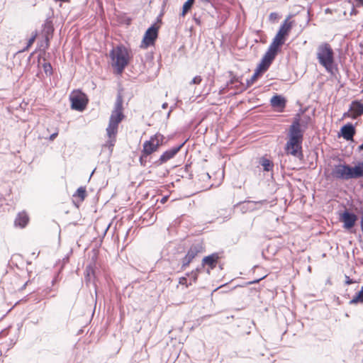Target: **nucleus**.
Instances as JSON below:
<instances>
[{"label":"nucleus","instance_id":"nucleus-11","mask_svg":"<svg viewBox=\"0 0 363 363\" xmlns=\"http://www.w3.org/2000/svg\"><path fill=\"white\" fill-rule=\"evenodd\" d=\"M271 64L264 61L263 59L261 60L260 62L258 64L255 73L251 77L250 79H247L245 86L249 87L254 84V82L257 80V77L262 75L270 67Z\"/></svg>","mask_w":363,"mask_h":363},{"label":"nucleus","instance_id":"nucleus-17","mask_svg":"<svg viewBox=\"0 0 363 363\" xmlns=\"http://www.w3.org/2000/svg\"><path fill=\"white\" fill-rule=\"evenodd\" d=\"M271 106L282 111L286 105V99L284 96L279 94L274 95L270 99Z\"/></svg>","mask_w":363,"mask_h":363},{"label":"nucleus","instance_id":"nucleus-41","mask_svg":"<svg viewBox=\"0 0 363 363\" xmlns=\"http://www.w3.org/2000/svg\"><path fill=\"white\" fill-rule=\"evenodd\" d=\"M228 89H230V88H227L226 85H225L224 87L220 89V90L218 91V94L223 95V94H225L227 90H228Z\"/></svg>","mask_w":363,"mask_h":363},{"label":"nucleus","instance_id":"nucleus-37","mask_svg":"<svg viewBox=\"0 0 363 363\" xmlns=\"http://www.w3.org/2000/svg\"><path fill=\"white\" fill-rule=\"evenodd\" d=\"M35 38H36V34L33 35V36H31L29 40H28V43H27V45L26 47L23 49V51L28 49V48H30L33 44V43L35 42Z\"/></svg>","mask_w":363,"mask_h":363},{"label":"nucleus","instance_id":"nucleus-39","mask_svg":"<svg viewBox=\"0 0 363 363\" xmlns=\"http://www.w3.org/2000/svg\"><path fill=\"white\" fill-rule=\"evenodd\" d=\"M345 284L346 285H350L352 284L356 283L357 281L352 279H350L349 276L345 275Z\"/></svg>","mask_w":363,"mask_h":363},{"label":"nucleus","instance_id":"nucleus-36","mask_svg":"<svg viewBox=\"0 0 363 363\" xmlns=\"http://www.w3.org/2000/svg\"><path fill=\"white\" fill-rule=\"evenodd\" d=\"M202 82V77L200 75L194 77L190 82V84H200Z\"/></svg>","mask_w":363,"mask_h":363},{"label":"nucleus","instance_id":"nucleus-49","mask_svg":"<svg viewBox=\"0 0 363 363\" xmlns=\"http://www.w3.org/2000/svg\"><path fill=\"white\" fill-rule=\"evenodd\" d=\"M57 281V277H55L52 280V286H54Z\"/></svg>","mask_w":363,"mask_h":363},{"label":"nucleus","instance_id":"nucleus-8","mask_svg":"<svg viewBox=\"0 0 363 363\" xmlns=\"http://www.w3.org/2000/svg\"><path fill=\"white\" fill-rule=\"evenodd\" d=\"M185 143L186 141L164 152L158 160L152 162V165L154 167L161 166L174 157L175 155L181 150Z\"/></svg>","mask_w":363,"mask_h":363},{"label":"nucleus","instance_id":"nucleus-52","mask_svg":"<svg viewBox=\"0 0 363 363\" xmlns=\"http://www.w3.org/2000/svg\"><path fill=\"white\" fill-rule=\"evenodd\" d=\"M199 1L202 3H209L211 1L210 0H199Z\"/></svg>","mask_w":363,"mask_h":363},{"label":"nucleus","instance_id":"nucleus-55","mask_svg":"<svg viewBox=\"0 0 363 363\" xmlns=\"http://www.w3.org/2000/svg\"><path fill=\"white\" fill-rule=\"evenodd\" d=\"M55 1H67L68 0H55Z\"/></svg>","mask_w":363,"mask_h":363},{"label":"nucleus","instance_id":"nucleus-24","mask_svg":"<svg viewBox=\"0 0 363 363\" xmlns=\"http://www.w3.org/2000/svg\"><path fill=\"white\" fill-rule=\"evenodd\" d=\"M123 96L122 94L118 92L116 96V100L114 105V109L112 111L113 113H123Z\"/></svg>","mask_w":363,"mask_h":363},{"label":"nucleus","instance_id":"nucleus-26","mask_svg":"<svg viewBox=\"0 0 363 363\" xmlns=\"http://www.w3.org/2000/svg\"><path fill=\"white\" fill-rule=\"evenodd\" d=\"M124 117L125 116L123 113L111 112L109 121L111 123L113 122L114 123L119 125V123L123 121Z\"/></svg>","mask_w":363,"mask_h":363},{"label":"nucleus","instance_id":"nucleus-57","mask_svg":"<svg viewBox=\"0 0 363 363\" xmlns=\"http://www.w3.org/2000/svg\"><path fill=\"white\" fill-rule=\"evenodd\" d=\"M325 11L329 12V9H327Z\"/></svg>","mask_w":363,"mask_h":363},{"label":"nucleus","instance_id":"nucleus-34","mask_svg":"<svg viewBox=\"0 0 363 363\" xmlns=\"http://www.w3.org/2000/svg\"><path fill=\"white\" fill-rule=\"evenodd\" d=\"M85 272H86V281H90V279L88 277L90 276V274H94V268L91 266V265H88L86 267V270H85Z\"/></svg>","mask_w":363,"mask_h":363},{"label":"nucleus","instance_id":"nucleus-48","mask_svg":"<svg viewBox=\"0 0 363 363\" xmlns=\"http://www.w3.org/2000/svg\"><path fill=\"white\" fill-rule=\"evenodd\" d=\"M167 106H168V104H167V102L163 103V104H162V108L163 109L167 108Z\"/></svg>","mask_w":363,"mask_h":363},{"label":"nucleus","instance_id":"nucleus-51","mask_svg":"<svg viewBox=\"0 0 363 363\" xmlns=\"http://www.w3.org/2000/svg\"><path fill=\"white\" fill-rule=\"evenodd\" d=\"M167 198H168L167 196H164V197L162 199L161 202L164 203V202H166V201L167 200Z\"/></svg>","mask_w":363,"mask_h":363},{"label":"nucleus","instance_id":"nucleus-30","mask_svg":"<svg viewBox=\"0 0 363 363\" xmlns=\"http://www.w3.org/2000/svg\"><path fill=\"white\" fill-rule=\"evenodd\" d=\"M53 31H54V28H53V26H52L51 22H46L44 24L45 34L52 35Z\"/></svg>","mask_w":363,"mask_h":363},{"label":"nucleus","instance_id":"nucleus-10","mask_svg":"<svg viewBox=\"0 0 363 363\" xmlns=\"http://www.w3.org/2000/svg\"><path fill=\"white\" fill-rule=\"evenodd\" d=\"M339 219L343 223V228L345 229L350 230L354 226L358 218L356 214L345 208V210L340 214Z\"/></svg>","mask_w":363,"mask_h":363},{"label":"nucleus","instance_id":"nucleus-13","mask_svg":"<svg viewBox=\"0 0 363 363\" xmlns=\"http://www.w3.org/2000/svg\"><path fill=\"white\" fill-rule=\"evenodd\" d=\"M219 255L216 252L212 253L211 255H209L208 256H206L202 259V267H205L207 266L206 268V273L210 274L211 270L213 269L219 260Z\"/></svg>","mask_w":363,"mask_h":363},{"label":"nucleus","instance_id":"nucleus-31","mask_svg":"<svg viewBox=\"0 0 363 363\" xmlns=\"http://www.w3.org/2000/svg\"><path fill=\"white\" fill-rule=\"evenodd\" d=\"M116 141V138H108V140L106 141V143L104 144V147H107L108 150H110V152H112L113 147L115 145Z\"/></svg>","mask_w":363,"mask_h":363},{"label":"nucleus","instance_id":"nucleus-7","mask_svg":"<svg viewBox=\"0 0 363 363\" xmlns=\"http://www.w3.org/2000/svg\"><path fill=\"white\" fill-rule=\"evenodd\" d=\"M160 26L156 23L151 25L145 32L141 48H147L155 45L159 34Z\"/></svg>","mask_w":363,"mask_h":363},{"label":"nucleus","instance_id":"nucleus-32","mask_svg":"<svg viewBox=\"0 0 363 363\" xmlns=\"http://www.w3.org/2000/svg\"><path fill=\"white\" fill-rule=\"evenodd\" d=\"M192 262V259L187 255H186L183 258H182V267H181V269H186V267L187 266H189V264Z\"/></svg>","mask_w":363,"mask_h":363},{"label":"nucleus","instance_id":"nucleus-56","mask_svg":"<svg viewBox=\"0 0 363 363\" xmlns=\"http://www.w3.org/2000/svg\"><path fill=\"white\" fill-rule=\"evenodd\" d=\"M196 23H200V21H199V20H196Z\"/></svg>","mask_w":363,"mask_h":363},{"label":"nucleus","instance_id":"nucleus-43","mask_svg":"<svg viewBox=\"0 0 363 363\" xmlns=\"http://www.w3.org/2000/svg\"><path fill=\"white\" fill-rule=\"evenodd\" d=\"M57 136V133H54L50 135V140H53L54 139L56 138Z\"/></svg>","mask_w":363,"mask_h":363},{"label":"nucleus","instance_id":"nucleus-9","mask_svg":"<svg viewBox=\"0 0 363 363\" xmlns=\"http://www.w3.org/2000/svg\"><path fill=\"white\" fill-rule=\"evenodd\" d=\"M332 175L337 179H351L350 165L347 164H338L335 165L332 171Z\"/></svg>","mask_w":363,"mask_h":363},{"label":"nucleus","instance_id":"nucleus-6","mask_svg":"<svg viewBox=\"0 0 363 363\" xmlns=\"http://www.w3.org/2000/svg\"><path fill=\"white\" fill-rule=\"evenodd\" d=\"M164 136L160 133H157L152 136L149 140L144 142L143 145L142 152L144 155L150 156L153 152H156L160 146L163 143Z\"/></svg>","mask_w":363,"mask_h":363},{"label":"nucleus","instance_id":"nucleus-3","mask_svg":"<svg viewBox=\"0 0 363 363\" xmlns=\"http://www.w3.org/2000/svg\"><path fill=\"white\" fill-rule=\"evenodd\" d=\"M112 66L116 69L118 74H121L129 63L128 50L123 45H118L110 52Z\"/></svg>","mask_w":363,"mask_h":363},{"label":"nucleus","instance_id":"nucleus-44","mask_svg":"<svg viewBox=\"0 0 363 363\" xmlns=\"http://www.w3.org/2000/svg\"><path fill=\"white\" fill-rule=\"evenodd\" d=\"M265 277H263L260 279H255V280H253L252 281L250 282V284H256V283H258L260 280H262V279H264Z\"/></svg>","mask_w":363,"mask_h":363},{"label":"nucleus","instance_id":"nucleus-25","mask_svg":"<svg viewBox=\"0 0 363 363\" xmlns=\"http://www.w3.org/2000/svg\"><path fill=\"white\" fill-rule=\"evenodd\" d=\"M363 303V286L361 287L359 291L357 292L353 298L350 301V305L362 303Z\"/></svg>","mask_w":363,"mask_h":363},{"label":"nucleus","instance_id":"nucleus-54","mask_svg":"<svg viewBox=\"0 0 363 363\" xmlns=\"http://www.w3.org/2000/svg\"><path fill=\"white\" fill-rule=\"evenodd\" d=\"M357 2L363 4V0H355Z\"/></svg>","mask_w":363,"mask_h":363},{"label":"nucleus","instance_id":"nucleus-19","mask_svg":"<svg viewBox=\"0 0 363 363\" xmlns=\"http://www.w3.org/2000/svg\"><path fill=\"white\" fill-rule=\"evenodd\" d=\"M204 247L201 242H196L191 245L186 255L193 260L199 253L203 252Z\"/></svg>","mask_w":363,"mask_h":363},{"label":"nucleus","instance_id":"nucleus-5","mask_svg":"<svg viewBox=\"0 0 363 363\" xmlns=\"http://www.w3.org/2000/svg\"><path fill=\"white\" fill-rule=\"evenodd\" d=\"M71 108L78 111H84L88 104L86 95L81 90L73 91L69 95Z\"/></svg>","mask_w":363,"mask_h":363},{"label":"nucleus","instance_id":"nucleus-2","mask_svg":"<svg viewBox=\"0 0 363 363\" xmlns=\"http://www.w3.org/2000/svg\"><path fill=\"white\" fill-rule=\"evenodd\" d=\"M317 60L328 73L334 76L337 72V66L335 62L334 51L328 43L320 44L317 48Z\"/></svg>","mask_w":363,"mask_h":363},{"label":"nucleus","instance_id":"nucleus-47","mask_svg":"<svg viewBox=\"0 0 363 363\" xmlns=\"http://www.w3.org/2000/svg\"><path fill=\"white\" fill-rule=\"evenodd\" d=\"M360 225H361V229L363 231V213H362V218H361Z\"/></svg>","mask_w":363,"mask_h":363},{"label":"nucleus","instance_id":"nucleus-35","mask_svg":"<svg viewBox=\"0 0 363 363\" xmlns=\"http://www.w3.org/2000/svg\"><path fill=\"white\" fill-rule=\"evenodd\" d=\"M186 275L190 277V282H196L198 279L197 272H196L195 271H191L190 273H187Z\"/></svg>","mask_w":363,"mask_h":363},{"label":"nucleus","instance_id":"nucleus-38","mask_svg":"<svg viewBox=\"0 0 363 363\" xmlns=\"http://www.w3.org/2000/svg\"><path fill=\"white\" fill-rule=\"evenodd\" d=\"M179 284L181 285H185L186 287H188L189 285H191V282L188 283L187 279L185 277L179 278Z\"/></svg>","mask_w":363,"mask_h":363},{"label":"nucleus","instance_id":"nucleus-50","mask_svg":"<svg viewBox=\"0 0 363 363\" xmlns=\"http://www.w3.org/2000/svg\"><path fill=\"white\" fill-rule=\"evenodd\" d=\"M363 150V143L358 147V151L361 152Z\"/></svg>","mask_w":363,"mask_h":363},{"label":"nucleus","instance_id":"nucleus-59","mask_svg":"<svg viewBox=\"0 0 363 363\" xmlns=\"http://www.w3.org/2000/svg\"><path fill=\"white\" fill-rule=\"evenodd\" d=\"M362 187H363V184H362Z\"/></svg>","mask_w":363,"mask_h":363},{"label":"nucleus","instance_id":"nucleus-20","mask_svg":"<svg viewBox=\"0 0 363 363\" xmlns=\"http://www.w3.org/2000/svg\"><path fill=\"white\" fill-rule=\"evenodd\" d=\"M29 222V217L25 211L20 212L17 214L15 220L14 225L20 228H24Z\"/></svg>","mask_w":363,"mask_h":363},{"label":"nucleus","instance_id":"nucleus-16","mask_svg":"<svg viewBox=\"0 0 363 363\" xmlns=\"http://www.w3.org/2000/svg\"><path fill=\"white\" fill-rule=\"evenodd\" d=\"M350 111L351 112V118H357L363 114V103L359 100L352 101Z\"/></svg>","mask_w":363,"mask_h":363},{"label":"nucleus","instance_id":"nucleus-12","mask_svg":"<svg viewBox=\"0 0 363 363\" xmlns=\"http://www.w3.org/2000/svg\"><path fill=\"white\" fill-rule=\"evenodd\" d=\"M356 133L355 126L352 123L343 125L337 133L338 138H342L347 141L352 140Z\"/></svg>","mask_w":363,"mask_h":363},{"label":"nucleus","instance_id":"nucleus-28","mask_svg":"<svg viewBox=\"0 0 363 363\" xmlns=\"http://www.w3.org/2000/svg\"><path fill=\"white\" fill-rule=\"evenodd\" d=\"M195 2V0H187L182 6V12L181 15L182 16H184L186 13H188L192 8Z\"/></svg>","mask_w":363,"mask_h":363},{"label":"nucleus","instance_id":"nucleus-58","mask_svg":"<svg viewBox=\"0 0 363 363\" xmlns=\"http://www.w3.org/2000/svg\"><path fill=\"white\" fill-rule=\"evenodd\" d=\"M157 21H158L159 22H161V20H160V18H157Z\"/></svg>","mask_w":363,"mask_h":363},{"label":"nucleus","instance_id":"nucleus-21","mask_svg":"<svg viewBox=\"0 0 363 363\" xmlns=\"http://www.w3.org/2000/svg\"><path fill=\"white\" fill-rule=\"evenodd\" d=\"M351 179L363 177V162H358L354 167L350 166Z\"/></svg>","mask_w":363,"mask_h":363},{"label":"nucleus","instance_id":"nucleus-14","mask_svg":"<svg viewBox=\"0 0 363 363\" xmlns=\"http://www.w3.org/2000/svg\"><path fill=\"white\" fill-rule=\"evenodd\" d=\"M230 79L227 82L226 87L230 89H235L238 92L243 91L247 89V86L244 84L238 77L234 76L232 72H229Z\"/></svg>","mask_w":363,"mask_h":363},{"label":"nucleus","instance_id":"nucleus-33","mask_svg":"<svg viewBox=\"0 0 363 363\" xmlns=\"http://www.w3.org/2000/svg\"><path fill=\"white\" fill-rule=\"evenodd\" d=\"M148 157L149 156L144 155L143 152H141V155L139 158V162L141 166L145 167L147 165V162H150Z\"/></svg>","mask_w":363,"mask_h":363},{"label":"nucleus","instance_id":"nucleus-45","mask_svg":"<svg viewBox=\"0 0 363 363\" xmlns=\"http://www.w3.org/2000/svg\"><path fill=\"white\" fill-rule=\"evenodd\" d=\"M343 117L351 118V112L350 111V110L343 114Z\"/></svg>","mask_w":363,"mask_h":363},{"label":"nucleus","instance_id":"nucleus-22","mask_svg":"<svg viewBox=\"0 0 363 363\" xmlns=\"http://www.w3.org/2000/svg\"><path fill=\"white\" fill-rule=\"evenodd\" d=\"M259 164L262 167L264 172L272 171L274 167L273 162L265 157H262L259 159Z\"/></svg>","mask_w":363,"mask_h":363},{"label":"nucleus","instance_id":"nucleus-23","mask_svg":"<svg viewBox=\"0 0 363 363\" xmlns=\"http://www.w3.org/2000/svg\"><path fill=\"white\" fill-rule=\"evenodd\" d=\"M118 125L113 122L108 121V127L106 128V134L108 138H116L118 133Z\"/></svg>","mask_w":363,"mask_h":363},{"label":"nucleus","instance_id":"nucleus-46","mask_svg":"<svg viewBox=\"0 0 363 363\" xmlns=\"http://www.w3.org/2000/svg\"><path fill=\"white\" fill-rule=\"evenodd\" d=\"M277 17V13H271L270 15H269V18H276Z\"/></svg>","mask_w":363,"mask_h":363},{"label":"nucleus","instance_id":"nucleus-1","mask_svg":"<svg viewBox=\"0 0 363 363\" xmlns=\"http://www.w3.org/2000/svg\"><path fill=\"white\" fill-rule=\"evenodd\" d=\"M311 121V117L306 115L301 120L297 114L293 120L288 132V140L285 145L284 150L287 155H292L300 160L303 159L302 143L303 135L308 124Z\"/></svg>","mask_w":363,"mask_h":363},{"label":"nucleus","instance_id":"nucleus-42","mask_svg":"<svg viewBox=\"0 0 363 363\" xmlns=\"http://www.w3.org/2000/svg\"><path fill=\"white\" fill-rule=\"evenodd\" d=\"M204 268L205 267H202V263H201V265L197 267L194 271L196 272H197V274H199V273H201L204 269Z\"/></svg>","mask_w":363,"mask_h":363},{"label":"nucleus","instance_id":"nucleus-18","mask_svg":"<svg viewBox=\"0 0 363 363\" xmlns=\"http://www.w3.org/2000/svg\"><path fill=\"white\" fill-rule=\"evenodd\" d=\"M289 17L284 21L277 33V35L283 37L286 40L287 39L293 26L292 22L289 21Z\"/></svg>","mask_w":363,"mask_h":363},{"label":"nucleus","instance_id":"nucleus-15","mask_svg":"<svg viewBox=\"0 0 363 363\" xmlns=\"http://www.w3.org/2000/svg\"><path fill=\"white\" fill-rule=\"evenodd\" d=\"M266 202L265 200L253 201H245L242 202H239L234 206V208H240V210L242 213H245L248 211H253L256 208L255 206L257 203H263Z\"/></svg>","mask_w":363,"mask_h":363},{"label":"nucleus","instance_id":"nucleus-29","mask_svg":"<svg viewBox=\"0 0 363 363\" xmlns=\"http://www.w3.org/2000/svg\"><path fill=\"white\" fill-rule=\"evenodd\" d=\"M43 71L45 73L47 76L50 77L53 72H52V67L51 66L50 62H45L43 64Z\"/></svg>","mask_w":363,"mask_h":363},{"label":"nucleus","instance_id":"nucleus-4","mask_svg":"<svg viewBox=\"0 0 363 363\" xmlns=\"http://www.w3.org/2000/svg\"><path fill=\"white\" fill-rule=\"evenodd\" d=\"M286 40L283 37L276 34L267 51L265 52L262 59L272 65L276 58V56L279 52H281V47L285 43Z\"/></svg>","mask_w":363,"mask_h":363},{"label":"nucleus","instance_id":"nucleus-53","mask_svg":"<svg viewBox=\"0 0 363 363\" xmlns=\"http://www.w3.org/2000/svg\"><path fill=\"white\" fill-rule=\"evenodd\" d=\"M172 109H173V107H171V108H170V110L169 111V112H168V113H167V116H168V117L169 116V115H170L171 112L172 111Z\"/></svg>","mask_w":363,"mask_h":363},{"label":"nucleus","instance_id":"nucleus-27","mask_svg":"<svg viewBox=\"0 0 363 363\" xmlns=\"http://www.w3.org/2000/svg\"><path fill=\"white\" fill-rule=\"evenodd\" d=\"M74 197H78L82 202L86 196V188L83 186L79 187L73 195Z\"/></svg>","mask_w":363,"mask_h":363},{"label":"nucleus","instance_id":"nucleus-40","mask_svg":"<svg viewBox=\"0 0 363 363\" xmlns=\"http://www.w3.org/2000/svg\"><path fill=\"white\" fill-rule=\"evenodd\" d=\"M52 37L50 35L45 34V49H47L50 45V38Z\"/></svg>","mask_w":363,"mask_h":363}]
</instances>
